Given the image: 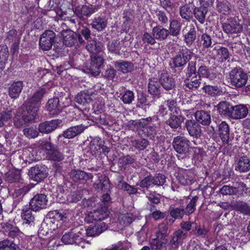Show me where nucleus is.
<instances>
[{"label": "nucleus", "instance_id": "obj_1", "mask_svg": "<svg viewBox=\"0 0 250 250\" xmlns=\"http://www.w3.org/2000/svg\"><path fill=\"white\" fill-rule=\"evenodd\" d=\"M1 231L4 235L10 239L0 241V250H21L18 245L24 237L23 233L16 226L9 222H2L0 224Z\"/></svg>", "mask_w": 250, "mask_h": 250}, {"label": "nucleus", "instance_id": "obj_2", "mask_svg": "<svg viewBox=\"0 0 250 250\" xmlns=\"http://www.w3.org/2000/svg\"><path fill=\"white\" fill-rule=\"evenodd\" d=\"M46 93V89L42 88L36 92L27 101L23 104L26 111L37 119L39 118L38 112L41 106V99Z\"/></svg>", "mask_w": 250, "mask_h": 250}, {"label": "nucleus", "instance_id": "obj_3", "mask_svg": "<svg viewBox=\"0 0 250 250\" xmlns=\"http://www.w3.org/2000/svg\"><path fill=\"white\" fill-rule=\"evenodd\" d=\"M247 74L241 68H234L229 74L228 83L232 88H241L246 85L248 81Z\"/></svg>", "mask_w": 250, "mask_h": 250}, {"label": "nucleus", "instance_id": "obj_4", "mask_svg": "<svg viewBox=\"0 0 250 250\" xmlns=\"http://www.w3.org/2000/svg\"><path fill=\"white\" fill-rule=\"evenodd\" d=\"M152 119L153 117H149L137 121L131 120L129 123L136 126L138 129L142 131L146 137L154 138L157 134V127L156 125H150Z\"/></svg>", "mask_w": 250, "mask_h": 250}, {"label": "nucleus", "instance_id": "obj_5", "mask_svg": "<svg viewBox=\"0 0 250 250\" xmlns=\"http://www.w3.org/2000/svg\"><path fill=\"white\" fill-rule=\"evenodd\" d=\"M192 52L185 46H180L178 51L172 59V63L175 68L184 67L192 58Z\"/></svg>", "mask_w": 250, "mask_h": 250}, {"label": "nucleus", "instance_id": "obj_6", "mask_svg": "<svg viewBox=\"0 0 250 250\" xmlns=\"http://www.w3.org/2000/svg\"><path fill=\"white\" fill-rule=\"evenodd\" d=\"M166 182V177L161 173L154 176L149 174L140 181L139 185L141 188H149L153 186H163Z\"/></svg>", "mask_w": 250, "mask_h": 250}, {"label": "nucleus", "instance_id": "obj_7", "mask_svg": "<svg viewBox=\"0 0 250 250\" xmlns=\"http://www.w3.org/2000/svg\"><path fill=\"white\" fill-rule=\"evenodd\" d=\"M42 148L46 152V158L48 160L60 162L64 159L63 154L58 147L50 142H45Z\"/></svg>", "mask_w": 250, "mask_h": 250}, {"label": "nucleus", "instance_id": "obj_8", "mask_svg": "<svg viewBox=\"0 0 250 250\" xmlns=\"http://www.w3.org/2000/svg\"><path fill=\"white\" fill-rule=\"evenodd\" d=\"M56 33L50 30L44 31L40 38L39 45L42 50H50L55 42Z\"/></svg>", "mask_w": 250, "mask_h": 250}, {"label": "nucleus", "instance_id": "obj_9", "mask_svg": "<svg viewBox=\"0 0 250 250\" xmlns=\"http://www.w3.org/2000/svg\"><path fill=\"white\" fill-rule=\"evenodd\" d=\"M222 28L227 34H239L243 31V26L240 21L235 18H230L222 23Z\"/></svg>", "mask_w": 250, "mask_h": 250}, {"label": "nucleus", "instance_id": "obj_10", "mask_svg": "<svg viewBox=\"0 0 250 250\" xmlns=\"http://www.w3.org/2000/svg\"><path fill=\"white\" fill-rule=\"evenodd\" d=\"M28 175L31 179L37 182H41L48 175L47 167L44 165H37L30 168Z\"/></svg>", "mask_w": 250, "mask_h": 250}, {"label": "nucleus", "instance_id": "obj_11", "mask_svg": "<svg viewBox=\"0 0 250 250\" xmlns=\"http://www.w3.org/2000/svg\"><path fill=\"white\" fill-rule=\"evenodd\" d=\"M36 118L27 112L26 114H21L19 111L13 119V122L16 127L20 128L36 122Z\"/></svg>", "mask_w": 250, "mask_h": 250}, {"label": "nucleus", "instance_id": "obj_12", "mask_svg": "<svg viewBox=\"0 0 250 250\" xmlns=\"http://www.w3.org/2000/svg\"><path fill=\"white\" fill-rule=\"evenodd\" d=\"M97 11V8L92 5H78L73 8L74 14L82 21L85 20Z\"/></svg>", "mask_w": 250, "mask_h": 250}, {"label": "nucleus", "instance_id": "obj_13", "mask_svg": "<svg viewBox=\"0 0 250 250\" xmlns=\"http://www.w3.org/2000/svg\"><path fill=\"white\" fill-rule=\"evenodd\" d=\"M189 141L184 136H177L173 139V147L179 154H185L188 152L189 148Z\"/></svg>", "mask_w": 250, "mask_h": 250}, {"label": "nucleus", "instance_id": "obj_14", "mask_svg": "<svg viewBox=\"0 0 250 250\" xmlns=\"http://www.w3.org/2000/svg\"><path fill=\"white\" fill-rule=\"evenodd\" d=\"M48 200L44 193L35 195L29 202V207L33 211H37L46 208Z\"/></svg>", "mask_w": 250, "mask_h": 250}, {"label": "nucleus", "instance_id": "obj_15", "mask_svg": "<svg viewBox=\"0 0 250 250\" xmlns=\"http://www.w3.org/2000/svg\"><path fill=\"white\" fill-rule=\"evenodd\" d=\"M65 33L66 35L63 37V43L65 45L71 47L78 45L79 43L80 44L84 43V40L79 34H77V32L69 30Z\"/></svg>", "mask_w": 250, "mask_h": 250}, {"label": "nucleus", "instance_id": "obj_16", "mask_svg": "<svg viewBox=\"0 0 250 250\" xmlns=\"http://www.w3.org/2000/svg\"><path fill=\"white\" fill-rule=\"evenodd\" d=\"M62 123L60 119L44 121L39 124L38 129L42 134H49L54 131Z\"/></svg>", "mask_w": 250, "mask_h": 250}, {"label": "nucleus", "instance_id": "obj_17", "mask_svg": "<svg viewBox=\"0 0 250 250\" xmlns=\"http://www.w3.org/2000/svg\"><path fill=\"white\" fill-rule=\"evenodd\" d=\"M234 169L240 173H245L250 170V158L247 155L238 156L234 160Z\"/></svg>", "mask_w": 250, "mask_h": 250}, {"label": "nucleus", "instance_id": "obj_18", "mask_svg": "<svg viewBox=\"0 0 250 250\" xmlns=\"http://www.w3.org/2000/svg\"><path fill=\"white\" fill-rule=\"evenodd\" d=\"M106 208H101L89 212L85 215L84 221L88 223H93L94 221L101 222L102 220L106 218L108 213Z\"/></svg>", "mask_w": 250, "mask_h": 250}, {"label": "nucleus", "instance_id": "obj_19", "mask_svg": "<svg viewBox=\"0 0 250 250\" xmlns=\"http://www.w3.org/2000/svg\"><path fill=\"white\" fill-rule=\"evenodd\" d=\"M185 127L189 135L194 138H198L202 134L201 126L194 120H186Z\"/></svg>", "mask_w": 250, "mask_h": 250}, {"label": "nucleus", "instance_id": "obj_20", "mask_svg": "<svg viewBox=\"0 0 250 250\" xmlns=\"http://www.w3.org/2000/svg\"><path fill=\"white\" fill-rule=\"evenodd\" d=\"M87 127L83 124L72 126L63 131L62 136L66 139H72L83 133Z\"/></svg>", "mask_w": 250, "mask_h": 250}, {"label": "nucleus", "instance_id": "obj_21", "mask_svg": "<svg viewBox=\"0 0 250 250\" xmlns=\"http://www.w3.org/2000/svg\"><path fill=\"white\" fill-rule=\"evenodd\" d=\"M159 77L160 84L166 90H170L175 87V82L174 78L170 76L166 72H162Z\"/></svg>", "mask_w": 250, "mask_h": 250}, {"label": "nucleus", "instance_id": "obj_22", "mask_svg": "<svg viewBox=\"0 0 250 250\" xmlns=\"http://www.w3.org/2000/svg\"><path fill=\"white\" fill-rule=\"evenodd\" d=\"M188 236V232H184L179 229H177L173 233L172 238L170 241L171 247L174 249H177Z\"/></svg>", "mask_w": 250, "mask_h": 250}, {"label": "nucleus", "instance_id": "obj_23", "mask_svg": "<svg viewBox=\"0 0 250 250\" xmlns=\"http://www.w3.org/2000/svg\"><path fill=\"white\" fill-rule=\"evenodd\" d=\"M108 228L107 224L104 222H98L94 226H90L86 230L88 236H98L105 231Z\"/></svg>", "mask_w": 250, "mask_h": 250}, {"label": "nucleus", "instance_id": "obj_24", "mask_svg": "<svg viewBox=\"0 0 250 250\" xmlns=\"http://www.w3.org/2000/svg\"><path fill=\"white\" fill-rule=\"evenodd\" d=\"M168 119L165 122L167 125L173 129L181 127L182 124L185 119L184 116L172 113H170Z\"/></svg>", "mask_w": 250, "mask_h": 250}, {"label": "nucleus", "instance_id": "obj_25", "mask_svg": "<svg viewBox=\"0 0 250 250\" xmlns=\"http://www.w3.org/2000/svg\"><path fill=\"white\" fill-rule=\"evenodd\" d=\"M249 113L246 105L239 104L233 106L231 119L233 120L241 119L245 118Z\"/></svg>", "mask_w": 250, "mask_h": 250}, {"label": "nucleus", "instance_id": "obj_26", "mask_svg": "<svg viewBox=\"0 0 250 250\" xmlns=\"http://www.w3.org/2000/svg\"><path fill=\"white\" fill-rule=\"evenodd\" d=\"M196 121L200 125L207 126L211 123L210 112L204 110H197L194 113Z\"/></svg>", "mask_w": 250, "mask_h": 250}, {"label": "nucleus", "instance_id": "obj_27", "mask_svg": "<svg viewBox=\"0 0 250 250\" xmlns=\"http://www.w3.org/2000/svg\"><path fill=\"white\" fill-rule=\"evenodd\" d=\"M47 108L50 114L52 115H58L62 109V106L60 104L59 99L57 97L48 100Z\"/></svg>", "mask_w": 250, "mask_h": 250}, {"label": "nucleus", "instance_id": "obj_28", "mask_svg": "<svg viewBox=\"0 0 250 250\" xmlns=\"http://www.w3.org/2000/svg\"><path fill=\"white\" fill-rule=\"evenodd\" d=\"M219 135L223 143L229 144V127L225 121H222L218 124Z\"/></svg>", "mask_w": 250, "mask_h": 250}, {"label": "nucleus", "instance_id": "obj_29", "mask_svg": "<svg viewBox=\"0 0 250 250\" xmlns=\"http://www.w3.org/2000/svg\"><path fill=\"white\" fill-rule=\"evenodd\" d=\"M103 144H104V141L101 138L96 137L92 138L89 145L91 153L93 155H100L102 153Z\"/></svg>", "mask_w": 250, "mask_h": 250}, {"label": "nucleus", "instance_id": "obj_30", "mask_svg": "<svg viewBox=\"0 0 250 250\" xmlns=\"http://www.w3.org/2000/svg\"><path fill=\"white\" fill-rule=\"evenodd\" d=\"M192 173L190 170H182L178 173L176 178L179 183L182 185H188L193 181Z\"/></svg>", "mask_w": 250, "mask_h": 250}, {"label": "nucleus", "instance_id": "obj_31", "mask_svg": "<svg viewBox=\"0 0 250 250\" xmlns=\"http://www.w3.org/2000/svg\"><path fill=\"white\" fill-rule=\"evenodd\" d=\"M233 106L226 101L221 102L217 105V109L221 115L231 118Z\"/></svg>", "mask_w": 250, "mask_h": 250}, {"label": "nucleus", "instance_id": "obj_32", "mask_svg": "<svg viewBox=\"0 0 250 250\" xmlns=\"http://www.w3.org/2000/svg\"><path fill=\"white\" fill-rule=\"evenodd\" d=\"M160 84V83L159 81H157V79L153 78L149 80L148 91L153 97H160L161 93V87Z\"/></svg>", "mask_w": 250, "mask_h": 250}, {"label": "nucleus", "instance_id": "obj_33", "mask_svg": "<svg viewBox=\"0 0 250 250\" xmlns=\"http://www.w3.org/2000/svg\"><path fill=\"white\" fill-rule=\"evenodd\" d=\"M233 209L246 216H250V205L243 201H236L233 205Z\"/></svg>", "mask_w": 250, "mask_h": 250}, {"label": "nucleus", "instance_id": "obj_34", "mask_svg": "<svg viewBox=\"0 0 250 250\" xmlns=\"http://www.w3.org/2000/svg\"><path fill=\"white\" fill-rule=\"evenodd\" d=\"M152 34L154 38L160 41L165 40L169 35L168 30L160 26L154 27L152 30Z\"/></svg>", "mask_w": 250, "mask_h": 250}, {"label": "nucleus", "instance_id": "obj_35", "mask_svg": "<svg viewBox=\"0 0 250 250\" xmlns=\"http://www.w3.org/2000/svg\"><path fill=\"white\" fill-rule=\"evenodd\" d=\"M79 234H80V232L76 233L71 230V231L65 233L62 236V241L65 244H77L81 239Z\"/></svg>", "mask_w": 250, "mask_h": 250}, {"label": "nucleus", "instance_id": "obj_36", "mask_svg": "<svg viewBox=\"0 0 250 250\" xmlns=\"http://www.w3.org/2000/svg\"><path fill=\"white\" fill-rule=\"evenodd\" d=\"M70 176L74 182L87 181L92 177V174L81 170H72L70 172Z\"/></svg>", "mask_w": 250, "mask_h": 250}, {"label": "nucleus", "instance_id": "obj_37", "mask_svg": "<svg viewBox=\"0 0 250 250\" xmlns=\"http://www.w3.org/2000/svg\"><path fill=\"white\" fill-rule=\"evenodd\" d=\"M32 210L30 207L29 208H24L22 209L21 213V218L23 220V224L27 225L32 227L35 225V217L32 214Z\"/></svg>", "mask_w": 250, "mask_h": 250}, {"label": "nucleus", "instance_id": "obj_38", "mask_svg": "<svg viewBox=\"0 0 250 250\" xmlns=\"http://www.w3.org/2000/svg\"><path fill=\"white\" fill-rule=\"evenodd\" d=\"M208 230L204 225H197L196 223L195 226L190 234L194 235L200 239H206L208 237Z\"/></svg>", "mask_w": 250, "mask_h": 250}, {"label": "nucleus", "instance_id": "obj_39", "mask_svg": "<svg viewBox=\"0 0 250 250\" xmlns=\"http://www.w3.org/2000/svg\"><path fill=\"white\" fill-rule=\"evenodd\" d=\"M115 67L123 73L131 72L133 70V64L130 62L119 60L114 62Z\"/></svg>", "mask_w": 250, "mask_h": 250}, {"label": "nucleus", "instance_id": "obj_40", "mask_svg": "<svg viewBox=\"0 0 250 250\" xmlns=\"http://www.w3.org/2000/svg\"><path fill=\"white\" fill-rule=\"evenodd\" d=\"M23 83L21 81H18L12 84L9 88V95L13 99L19 97L23 88Z\"/></svg>", "mask_w": 250, "mask_h": 250}, {"label": "nucleus", "instance_id": "obj_41", "mask_svg": "<svg viewBox=\"0 0 250 250\" xmlns=\"http://www.w3.org/2000/svg\"><path fill=\"white\" fill-rule=\"evenodd\" d=\"M179 13L182 19L189 21L193 17V7L190 4H186L180 6Z\"/></svg>", "mask_w": 250, "mask_h": 250}, {"label": "nucleus", "instance_id": "obj_42", "mask_svg": "<svg viewBox=\"0 0 250 250\" xmlns=\"http://www.w3.org/2000/svg\"><path fill=\"white\" fill-rule=\"evenodd\" d=\"M231 5L227 0H217L216 9L218 12L228 15L231 11Z\"/></svg>", "mask_w": 250, "mask_h": 250}, {"label": "nucleus", "instance_id": "obj_43", "mask_svg": "<svg viewBox=\"0 0 250 250\" xmlns=\"http://www.w3.org/2000/svg\"><path fill=\"white\" fill-rule=\"evenodd\" d=\"M197 31L193 25L189 26L188 32L184 35V42L187 46L191 45L196 39Z\"/></svg>", "mask_w": 250, "mask_h": 250}, {"label": "nucleus", "instance_id": "obj_44", "mask_svg": "<svg viewBox=\"0 0 250 250\" xmlns=\"http://www.w3.org/2000/svg\"><path fill=\"white\" fill-rule=\"evenodd\" d=\"M184 83L186 86L190 89H196L201 84L200 76L196 74L191 77H187L184 81Z\"/></svg>", "mask_w": 250, "mask_h": 250}, {"label": "nucleus", "instance_id": "obj_45", "mask_svg": "<svg viewBox=\"0 0 250 250\" xmlns=\"http://www.w3.org/2000/svg\"><path fill=\"white\" fill-rule=\"evenodd\" d=\"M91 94L88 91H83L78 93L75 97V101L79 104L85 105L92 101Z\"/></svg>", "mask_w": 250, "mask_h": 250}, {"label": "nucleus", "instance_id": "obj_46", "mask_svg": "<svg viewBox=\"0 0 250 250\" xmlns=\"http://www.w3.org/2000/svg\"><path fill=\"white\" fill-rule=\"evenodd\" d=\"M208 9L203 6L195 7L193 10V14L196 20L201 23L204 24L205 22Z\"/></svg>", "mask_w": 250, "mask_h": 250}, {"label": "nucleus", "instance_id": "obj_47", "mask_svg": "<svg viewBox=\"0 0 250 250\" xmlns=\"http://www.w3.org/2000/svg\"><path fill=\"white\" fill-rule=\"evenodd\" d=\"M103 45L101 42H97L95 40H90L87 42L86 45V49L92 55L96 54L102 51Z\"/></svg>", "mask_w": 250, "mask_h": 250}, {"label": "nucleus", "instance_id": "obj_48", "mask_svg": "<svg viewBox=\"0 0 250 250\" xmlns=\"http://www.w3.org/2000/svg\"><path fill=\"white\" fill-rule=\"evenodd\" d=\"M50 217L55 218L56 219H59L62 221H65L67 216L66 213L62 210H55L49 211L46 215V221L50 223L51 220Z\"/></svg>", "mask_w": 250, "mask_h": 250}, {"label": "nucleus", "instance_id": "obj_49", "mask_svg": "<svg viewBox=\"0 0 250 250\" xmlns=\"http://www.w3.org/2000/svg\"><path fill=\"white\" fill-rule=\"evenodd\" d=\"M92 28L98 31L103 30L107 26V21L104 18L98 17L94 18L91 23Z\"/></svg>", "mask_w": 250, "mask_h": 250}, {"label": "nucleus", "instance_id": "obj_50", "mask_svg": "<svg viewBox=\"0 0 250 250\" xmlns=\"http://www.w3.org/2000/svg\"><path fill=\"white\" fill-rule=\"evenodd\" d=\"M203 89L206 94L212 97L221 95L223 93L221 86L217 85H206Z\"/></svg>", "mask_w": 250, "mask_h": 250}, {"label": "nucleus", "instance_id": "obj_51", "mask_svg": "<svg viewBox=\"0 0 250 250\" xmlns=\"http://www.w3.org/2000/svg\"><path fill=\"white\" fill-rule=\"evenodd\" d=\"M93 187L98 191H107L110 187L109 179L107 177L104 176L102 179H100L98 182L94 183Z\"/></svg>", "mask_w": 250, "mask_h": 250}, {"label": "nucleus", "instance_id": "obj_52", "mask_svg": "<svg viewBox=\"0 0 250 250\" xmlns=\"http://www.w3.org/2000/svg\"><path fill=\"white\" fill-rule=\"evenodd\" d=\"M148 97L147 95L143 92L140 93L138 95V102L136 104V107L143 108L144 106H145V108L147 106L149 107L154 101L153 100L149 101L148 99Z\"/></svg>", "mask_w": 250, "mask_h": 250}, {"label": "nucleus", "instance_id": "obj_53", "mask_svg": "<svg viewBox=\"0 0 250 250\" xmlns=\"http://www.w3.org/2000/svg\"><path fill=\"white\" fill-rule=\"evenodd\" d=\"M5 180L10 183L19 182L21 179L20 172L18 170H9L5 174Z\"/></svg>", "mask_w": 250, "mask_h": 250}, {"label": "nucleus", "instance_id": "obj_54", "mask_svg": "<svg viewBox=\"0 0 250 250\" xmlns=\"http://www.w3.org/2000/svg\"><path fill=\"white\" fill-rule=\"evenodd\" d=\"M181 29V24L177 20H173L170 21L168 29L169 34L172 36H177L180 34Z\"/></svg>", "mask_w": 250, "mask_h": 250}, {"label": "nucleus", "instance_id": "obj_55", "mask_svg": "<svg viewBox=\"0 0 250 250\" xmlns=\"http://www.w3.org/2000/svg\"><path fill=\"white\" fill-rule=\"evenodd\" d=\"M132 146L139 151L143 150L149 145V141L144 138L134 139L131 141Z\"/></svg>", "mask_w": 250, "mask_h": 250}, {"label": "nucleus", "instance_id": "obj_56", "mask_svg": "<svg viewBox=\"0 0 250 250\" xmlns=\"http://www.w3.org/2000/svg\"><path fill=\"white\" fill-rule=\"evenodd\" d=\"M92 117L93 120L97 124L104 125L108 124L105 114L101 113L99 110L95 111L92 113Z\"/></svg>", "mask_w": 250, "mask_h": 250}, {"label": "nucleus", "instance_id": "obj_57", "mask_svg": "<svg viewBox=\"0 0 250 250\" xmlns=\"http://www.w3.org/2000/svg\"><path fill=\"white\" fill-rule=\"evenodd\" d=\"M135 159L129 155L121 157L118 161V165L121 170L125 169L127 165H131L134 163Z\"/></svg>", "mask_w": 250, "mask_h": 250}, {"label": "nucleus", "instance_id": "obj_58", "mask_svg": "<svg viewBox=\"0 0 250 250\" xmlns=\"http://www.w3.org/2000/svg\"><path fill=\"white\" fill-rule=\"evenodd\" d=\"M199 42L204 50L211 47L212 43L211 36L207 33L203 34L199 39Z\"/></svg>", "mask_w": 250, "mask_h": 250}, {"label": "nucleus", "instance_id": "obj_59", "mask_svg": "<svg viewBox=\"0 0 250 250\" xmlns=\"http://www.w3.org/2000/svg\"><path fill=\"white\" fill-rule=\"evenodd\" d=\"M198 75L203 77L213 80L216 78V74L211 70L208 69L206 66L202 65L198 70Z\"/></svg>", "mask_w": 250, "mask_h": 250}, {"label": "nucleus", "instance_id": "obj_60", "mask_svg": "<svg viewBox=\"0 0 250 250\" xmlns=\"http://www.w3.org/2000/svg\"><path fill=\"white\" fill-rule=\"evenodd\" d=\"M9 56V52L6 46H0V69L2 70Z\"/></svg>", "mask_w": 250, "mask_h": 250}, {"label": "nucleus", "instance_id": "obj_61", "mask_svg": "<svg viewBox=\"0 0 250 250\" xmlns=\"http://www.w3.org/2000/svg\"><path fill=\"white\" fill-rule=\"evenodd\" d=\"M169 214L175 219H182L185 214V209L183 208H172L169 210Z\"/></svg>", "mask_w": 250, "mask_h": 250}, {"label": "nucleus", "instance_id": "obj_62", "mask_svg": "<svg viewBox=\"0 0 250 250\" xmlns=\"http://www.w3.org/2000/svg\"><path fill=\"white\" fill-rule=\"evenodd\" d=\"M23 134L28 139H35L39 136L40 133L38 129L32 126L25 128L23 130Z\"/></svg>", "mask_w": 250, "mask_h": 250}, {"label": "nucleus", "instance_id": "obj_63", "mask_svg": "<svg viewBox=\"0 0 250 250\" xmlns=\"http://www.w3.org/2000/svg\"><path fill=\"white\" fill-rule=\"evenodd\" d=\"M234 188V195H238V196H243L244 192L247 193V190L249 188L246 187V184L242 182H237L235 184Z\"/></svg>", "mask_w": 250, "mask_h": 250}, {"label": "nucleus", "instance_id": "obj_64", "mask_svg": "<svg viewBox=\"0 0 250 250\" xmlns=\"http://www.w3.org/2000/svg\"><path fill=\"white\" fill-rule=\"evenodd\" d=\"M198 199V197L197 196H194L187 205L185 209V214L189 215L195 210V207L197 201Z\"/></svg>", "mask_w": 250, "mask_h": 250}]
</instances>
